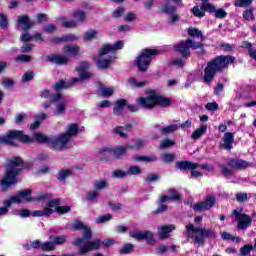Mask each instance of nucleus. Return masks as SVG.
I'll list each match as a JSON object with an SVG mask.
<instances>
[{
    "label": "nucleus",
    "instance_id": "f257e3e1",
    "mask_svg": "<svg viewBox=\"0 0 256 256\" xmlns=\"http://www.w3.org/2000/svg\"><path fill=\"white\" fill-rule=\"evenodd\" d=\"M73 229H78L83 231V238H77L73 241V245L80 247L81 255H85V253H89V251H93L95 249H99V247H111V245H115L114 239H107L104 241L96 240L93 242H87V239H91V228L85 226L82 222L75 221L72 224Z\"/></svg>",
    "mask_w": 256,
    "mask_h": 256
},
{
    "label": "nucleus",
    "instance_id": "f03ea898",
    "mask_svg": "<svg viewBox=\"0 0 256 256\" xmlns=\"http://www.w3.org/2000/svg\"><path fill=\"white\" fill-rule=\"evenodd\" d=\"M235 63V56L231 55H218L207 62L204 69V83L211 85L217 73H223L229 69V65Z\"/></svg>",
    "mask_w": 256,
    "mask_h": 256
},
{
    "label": "nucleus",
    "instance_id": "7ed1b4c3",
    "mask_svg": "<svg viewBox=\"0 0 256 256\" xmlns=\"http://www.w3.org/2000/svg\"><path fill=\"white\" fill-rule=\"evenodd\" d=\"M123 47H125V42H123V40L117 41L114 45L104 44L100 49L96 60L97 67H99V69H109L111 63L115 61V53Z\"/></svg>",
    "mask_w": 256,
    "mask_h": 256
},
{
    "label": "nucleus",
    "instance_id": "20e7f679",
    "mask_svg": "<svg viewBox=\"0 0 256 256\" xmlns=\"http://www.w3.org/2000/svg\"><path fill=\"white\" fill-rule=\"evenodd\" d=\"M21 165H23V160L19 157L12 158L8 161L4 178L0 182L2 191H7L11 185L17 183V175L21 173V168H19Z\"/></svg>",
    "mask_w": 256,
    "mask_h": 256
},
{
    "label": "nucleus",
    "instance_id": "39448f33",
    "mask_svg": "<svg viewBox=\"0 0 256 256\" xmlns=\"http://www.w3.org/2000/svg\"><path fill=\"white\" fill-rule=\"evenodd\" d=\"M137 103L143 109H153L156 105L169 107L171 105V99L159 95L155 90L147 89L146 97L138 98Z\"/></svg>",
    "mask_w": 256,
    "mask_h": 256
},
{
    "label": "nucleus",
    "instance_id": "423d86ee",
    "mask_svg": "<svg viewBox=\"0 0 256 256\" xmlns=\"http://www.w3.org/2000/svg\"><path fill=\"white\" fill-rule=\"evenodd\" d=\"M62 53L65 54H52L48 55L47 59L50 63H56V65H67L69 63V57H77L81 55V47L77 44H65L62 48Z\"/></svg>",
    "mask_w": 256,
    "mask_h": 256
},
{
    "label": "nucleus",
    "instance_id": "0eeeda50",
    "mask_svg": "<svg viewBox=\"0 0 256 256\" xmlns=\"http://www.w3.org/2000/svg\"><path fill=\"white\" fill-rule=\"evenodd\" d=\"M76 71L79 73V78H73L70 84L61 80L55 85V90L61 91V89H67V87H71L74 83L87 81V79H91V77H93V73L89 72V63L87 62H80L76 66Z\"/></svg>",
    "mask_w": 256,
    "mask_h": 256
},
{
    "label": "nucleus",
    "instance_id": "6e6552de",
    "mask_svg": "<svg viewBox=\"0 0 256 256\" xmlns=\"http://www.w3.org/2000/svg\"><path fill=\"white\" fill-rule=\"evenodd\" d=\"M61 203V200L59 199H53L49 200L47 203V206L42 211H34L32 213V217H43L46 215V217H49V215H52V213H58V215H65V213H69L71 211V207L69 206H59Z\"/></svg>",
    "mask_w": 256,
    "mask_h": 256
},
{
    "label": "nucleus",
    "instance_id": "1a4fd4ad",
    "mask_svg": "<svg viewBox=\"0 0 256 256\" xmlns=\"http://www.w3.org/2000/svg\"><path fill=\"white\" fill-rule=\"evenodd\" d=\"M16 141H20L21 143H33V138L19 130H10L6 135L0 137V145L1 143H5L6 145L15 146Z\"/></svg>",
    "mask_w": 256,
    "mask_h": 256
},
{
    "label": "nucleus",
    "instance_id": "9d476101",
    "mask_svg": "<svg viewBox=\"0 0 256 256\" xmlns=\"http://www.w3.org/2000/svg\"><path fill=\"white\" fill-rule=\"evenodd\" d=\"M193 237L195 245L205 246V239H217V233L213 229L193 226Z\"/></svg>",
    "mask_w": 256,
    "mask_h": 256
},
{
    "label": "nucleus",
    "instance_id": "9b49d317",
    "mask_svg": "<svg viewBox=\"0 0 256 256\" xmlns=\"http://www.w3.org/2000/svg\"><path fill=\"white\" fill-rule=\"evenodd\" d=\"M159 51L155 49H144L136 58V65L140 71H147L149 69V65H151V60L153 59V55H157Z\"/></svg>",
    "mask_w": 256,
    "mask_h": 256
},
{
    "label": "nucleus",
    "instance_id": "f8f14e48",
    "mask_svg": "<svg viewBox=\"0 0 256 256\" xmlns=\"http://www.w3.org/2000/svg\"><path fill=\"white\" fill-rule=\"evenodd\" d=\"M129 237L135 241H146L148 245H155V234L149 230H130Z\"/></svg>",
    "mask_w": 256,
    "mask_h": 256
},
{
    "label": "nucleus",
    "instance_id": "ddd939ff",
    "mask_svg": "<svg viewBox=\"0 0 256 256\" xmlns=\"http://www.w3.org/2000/svg\"><path fill=\"white\" fill-rule=\"evenodd\" d=\"M193 39H198L199 42L193 41V50L199 49V51L194 52L198 57H203L205 55V36H203V31L198 28H193Z\"/></svg>",
    "mask_w": 256,
    "mask_h": 256
},
{
    "label": "nucleus",
    "instance_id": "4468645a",
    "mask_svg": "<svg viewBox=\"0 0 256 256\" xmlns=\"http://www.w3.org/2000/svg\"><path fill=\"white\" fill-rule=\"evenodd\" d=\"M52 101L55 103L53 113L56 117H61L67 113V100L60 93L54 95Z\"/></svg>",
    "mask_w": 256,
    "mask_h": 256
},
{
    "label": "nucleus",
    "instance_id": "2eb2a0df",
    "mask_svg": "<svg viewBox=\"0 0 256 256\" xmlns=\"http://www.w3.org/2000/svg\"><path fill=\"white\" fill-rule=\"evenodd\" d=\"M232 215L235 217L236 221H238L237 229H239L240 231H245L247 227H251L253 219L248 214L233 210Z\"/></svg>",
    "mask_w": 256,
    "mask_h": 256
},
{
    "label": "nucleus",
    "instance_id": "dca6fc26",
    "mask_svg": "<svg viewBox=\"0 0 256 256\" xmlns=\"http://www.w3.org/2000/svg\"><path fill=\"white\" fill-rule=\"evenodd\" d=\"M67 145H69V140L63 133L58 136H50V149L61 151L63 149H67Z\"/></svg>",
    "mask_w": 256,
    "mask_h": 256
},
{
    "label": "nucleus",
    "instance_id": "f3484780",
    "mask_svg": "<svg viewBox=\"0 0 256 256\" xmlns=\"http://www.w3.org/2000/svg\"><path fill=\"white\" fill-rule=\"evenodd\" d=\"M192 47H193V40L191 38L182 40L180 43L174 44V50L177 53L182 54V57H184L185 59H189V57H191Z\"/></svg>",
    "mask_w": 256,
    "mask_h": 256
},
{
    "label": "nucleus",
    "instance_id": "a211bd4d",
    "mask_svg": "<svg viewBox=\"0 0 256 256\" xmlns=\"http://www.w3.org/2000/svg\"><path fill=\"white\" fill-rule=\"evenodd\" d=\"M216 203L215 196H207L204 201L194 204L193 209L198 213H203V211H209Z\"/></svg>",
    "mask_w": 256,
    "mask_h": 256
},
{
    "label": "nucleus",
    "instance_id": "6ab92c4d",
    "mask_svg": "<svg viewBox=\"0 0 256 256\" xmlns=\"http://www.w3.org/2000/svg\"><path fill=\"white\" fill-rule=\"evenodd\" d=\"M182 1L183 0H164L160 6L161 13H165V15L175 13V11H177V7L175 5H181Z\"/></svg>",
    "mask_w": 256,
    "mask_h": 256
},
{
    "label": "nucleus",
    "instance_id": "aec40b11",
    "mask_svg": "<svg viewBox=\"0 0 256 256\" xmlns=\"http://www.w3.org/2000/svg\"><path fill=\"white\" fill-rule=\"evenodd\" d=\"M32 25H33V22H31V20L29 19V16L27 15L18 16L17 23H16V29L18 31H29Z\"/></svg>",
    "mask_w": 256,
    "mask_h": 256
},
{
    "label": "nucleus",
    "instance_id": "412c9836",
    "mask_svg": "<svg viewBox=\"0 0 256 256\" xmlns=\"http://www.w3.org/2000/svg\"><path fill=\"white\" fill-rule=\"evenodd\" d=\"M227 165L228 167H231V169H235L236 171H244V169H247L249 167V162L243 159L231 158L228 160Z\"/></svg>",
    "mask_w": 256,
    "mask_h": 256
},
{
    "label": "nucleus",
    "instance_id": "4be33fe9",
    "mask_svg": "<svg viewBox=\"0 0 256 256\" xmlns=\"http://www.w3.org/2000/svg\"><path fill=\"white\" fill-rule=\"evenodd\" d=\"M175 229L176 227L173 224L160 226L158 227V237L160 239H169V234L175 231Z\"/></svg>",
    "mask_w": 256,
    "mask_h": 256
},
{
    "label": "nucleus",
    "instance_id": "5701e85b",
    "mask_svg": "<svg viewBox=\"0 0 256 256\" xmlns=\"http://www.w3.org/2000/svg\"><path fill=\"white\" fill-rule=\"evenodd\" d=\"M16 199V203H31L33 201V198H31V190H24L19 192L16 196H14Z\"/></svg>",
    "mask_w": 256,
    "mask_h": 256
},
{
    "label": "nucleus",
    "instance_id": "b1692460",
    "mask_svg": "<svg viewBox=\"0 0 256 256\" xmlns=\"http://www.w3.org/2000/svg\"><path fill=\"white\" fill-rule=\"evenodd\" d=\"M233 143H235V135L233 132H226L224 134V149L231 151L233 149Z\"/></svg>",
    "mask_w": 256,
    "mask_h": 256
},
{
    "label": "nucleus",
    "instance_id": "393cba45",
    "mask_svg": "<svg viewBox=\"0 0 256 256\" xmlns=\"http://www.w3.org/2000/svg\"><path fill=\"white\" fill-rule=\"evenodd\" d=\"M77 133H79V125L70 123L66 128V132H64L63 134L67 137L69 141H71V138L75 137Z\"/></svg>",
    "mask_w": 256,
    "mask_h": 256
},
{
    "label": "nucleus",
    "instance_id": "a878e982",
    "mask_svg": "<svg viewBox=\"0 0 256 256\" xmlns=\"http://www.w3.org/2000/svg\"><path fill=\"white\" fill-rule=\"evenodd\" d=\"M53 43H61V42H73V41H79V36L73 35V34H66L61 37H56L53 40Z\"/></svg>",
    "mask_w": 256,
    "mask_h": 256
},
{
    "label": "nucleus",
    "instance_id": "bb28decb",
    "mask_svg": "<svg viewBox=\"0 0 256 256\" xmlns=\"http://www.w3.org/2000/svg\"><path fill=\"white\" fill-rule=\"evenodd\" d=\"M169 196H161L160 201L161 203H167V201H171V199H174L175 201H180L181 194L175 190H169L168 191Z\"/></svg>",
    "mask_w": 256,
    "mask_h": 256
},
{
    "label": "nucleus",
    "instance_id": "cd10ccee",
    "mask_svg": "<svg viewBox=\"0 0 256 256\" xmlns=\"http://www.w3.org/2000/svg\"><path fill=\"white\" fill-rule=\"evenodd\" d=\"M73 17L77 25H81V23H85V21L87 20V13L82 10H75L73 12Z\"/></svg>",
    "mask_w": 256,
    "mask_h": 256
},
{
    "label": "nucleus",
    "instance_id": "c85d7f7f",
    "mask_svg": "<svg viewBox=\"0 0 256 256\" xmlns=\"http://www.w3.org/2000/svg\"><path fill=\"white\" fill-rule=\"evenodd\" d=\"M127 109V100L121 99L115 103L114 114L121 115Z\"/></svg>",
    "mask_w": 256,
    "mask_h": 256
},
{
    "label": "nucleus",
    "instance_id": "c756f323",
    "mask_svg": "<svg viewBox=\"0 0 256 256\" xmlns=\"http://www.w3.org/2000/svg\"><path fill=\"white\" fill-rule=\"evenodd\" d=\"M205 133H207V124H201L200 127L193 132L194 141L201 139Z\"/></svg>",
    "mask_w": 256,
    "mask_h": 256
},
{
    "label": "nucleus",
    "instance_id": "7c9ffc66",
    "mask_svg": "<svg viewBox=\"0 0 256 256\" xmlns=\"http://www.w3.org/2000/svg\"><path fill=\"white\" fill-rule=\"evenodd\" d=\"M98 37H99V31L90 29L84 33L83 41L87 43L89 41H93V39H97Z\"/></svg>",
    "mask_w": 256,
    "mask_h": 256
},
{
    "label": "nucleus",
    "instance_id": "2f4dec72",
    "mask_svg": "<svg viewBox=\"0 0 256 256\" xmlns=\"http://www.w3.org/2000/svg\"><path fill=\"white\" fill-rule=\"evenodd\" d=\"M176 168L180 171H189L191 170V175H193V163L189 161L176 162Z\"/></svg>",
    "mask_w": 256,
    "mask_h": 256
},
{
    "label": "nucleus",
    "instance_id": "473e14b6",
    "mask_svg": "<svg viewBox=\"0 0 256 256\" xmlns=\"http://www.w3.org/2000/svg\"><path fill=\"white\" fill-rule=\"evenodd\" d=\"M132 126L131 124L126 125V127L118 126L114 129V133L116 135H119V137L125 138L127 137L128 131H131Z\"/></svg>",
    "mask_w": 256,
    "mask_h": 256
},
{
    "label": "nucleus",
    "instance_id": "72a5a7b5",
    "mask_svg": "<svg viewBox=\"0 0 256 256\" xmlns=\"http://www.w3.org/2000/svg\"><path fill=\"white\" fill-rule=\"evenodd\" d=\"M130 149L126 146H117L115 148H112V155L114 157H124V155L127 153V150Z\"/></svg>",
    "mask_w": 256,
    "mask_h": 256
},
{
    "label": "nucleus",
    "instance_id": "f704fd0d",
    "mask_svg": "<svg viewBox=\"0 0 256 256\" xmlns=\"http://www.w3.org/2000/svg\"><path fill=\"white\" fill-rule=\"evenodd\" d=\"M34 139L38 143H46V145H48V147L51 143V136H47V135L41 134V133L34 134Z\"/></svg>",
    "mask_w": 256,
    "mask_h": 256
},
{
    "label": "nucleus",
    "instance_id": "c9c22d12",
    "mask_svg": "<svg viewBox=\"0 0 256 256\" xmlns=\"http://www.w3.org/2000/svg\"><path fill=\"white\" fill-rule=\"evenodd\" d=\"M133 161H137L138 163H152L155 161V156H140L135 155L132 157Z\"/></svg>",
    "mask_w": 256,
    "mask_h": 256
},
{
    "label": "nucleus",
    "instance_id": "e433bc0d",
    "mask_svg": "<svg viewBox=\"0 0 256 256\" xmlns=\"http://www.w3.org/2000/svg\"><path fill=\"white\" fill-rule=\"evenodd\" d=\"M73 175V172L69 169H62L57 174L58 181H65V179H69Z\"/></svg>",
    "mask_w": 256,
    "mask_h": 256
},
{
    "label": "nucleus",
    "instance_id": "4c0bfd02",
    "mask_svg": "<svg viewBox=\"0 0 256 256\" xmlns=\"http://www.w3.org/2000/svg\"><path fill=\"white\" fill-rule=\"evenodd\" d=\"M181 128L179 124H173L166 127L160 128V133L162 135H169V133H173V131H177V129Z\"/></svg>",
    "mask_w": 256,
    "mask_h": 256
},
{
    "label": "nucleus",
    "instance_id": "58836bf2",
    "mask_svg": "<svg viewBox=\"0 0 256 256\" xmlns=\"http://www.w3.org/2000/svg\"><path fill=\"white\" fill-rule=\"evenodd\" d=\"M113 155V148H102L98 152V157L100 159H108Z\"/></svg>",
    "mask_w": 256,
    "mask_h": 256
},
{
    "label": "nucleus",
    "instance_id": "ea45409f",
    "mask_svg": "<svg viewBox=\"0 0 256 256\" xmlns=\"http://www.w3.org/2000/svg\"><path fill=\"white\" fill-rule=\"evenodd\" d=\"M179 248L177 247V246H175V245H172V246H170V247H168V246H165V245H162V246H160L158 249H157V253H161V254H163V253H177V250H178Z\"/></svg>",
    "mask_w": 256,
    "mask_h": 256
},
{
    "label": "nucleus",
    "instance_id": "a19ab883",
    "mask_svg": "<svg viewBox=\"0 0 256 256\" xmlns=\"http://www.w3.org/2000/svg\"><path fill=\"white\" fill-rule=\"evenodd\" d=\"M255 246H253L252 244H245L244 246H242L240 248V255L241 256H250L251 255V251H254Z\"/></svg>",
    "mask_w": 256,
    "mask_h": 256
},
{
    "label": "nucleus",
    "instance_id": "79ce46f5",
    "mask_svg": "<svg viewBox=\"0 0 256 256\" xmlns=\"http://www.w3.org/2000/svg\"><path fill=\"white\" fill-rule=\"evenodd\" d=\"M50 240L54 243V245H64L67 242V236H50Z\"/></svg>",
    "mask_w": 256,
    "mask_h": 256
},
{
    "label": "nucleus",
    "instance_id": "37998d69",
    "mask_svg": "<svg viewBox=\"0 0 256 256\" xmlns=\"http://www.w3.org/2000/svg\"><path fill=\"white\" fill-rule=\"evenodd\" d=\"M100 93L102 97H111L115 93V88L113 87H101Z\"/></svg>",
    "mask_w": 256,
    "mask_h": 256
},
{
    "label": "nucleus",
    "instance_id": "c03bdc74",
    "mask_svg": "<svg viewBox=\"0 0 256 256\" xmlns=\"http://www.w3.org/2000/svg\"><path fill=\"white\" fill-rule=\"evenodd\" d=\"M97 197H99V191L97 190H92L86 195L87 201H90L91 203L97 202Z\"/></svg>",
    "mask_w": 256,
    "mask_h": 256
},
{
    "label": "nucleus",
    "instance_id": "a18cd8bd",
    "mask_svg": "<svg viewBox=\"0 0 256 256\" xmlns=\"http://www.w3.org/2000/svg\"><path fill=\"white\" fill-rule=\"evenodd\" d=\"M243 17L246 21H255V14L253 8H249L243 12Z\"/></svg>",
    "mask_w": 256,
    "mask_h": 256
},
{
    "label": "nucleus",
    "instance_id": "49530a36",
    "mask_svg": "<svg viewBox=\"0 0 256 256\" xmlns=\"http://www.w3.org/2000/svg\"><path fill=\"white\" fill-rule=\"evenodd\" d=\"M128 83L129 85H131V87H137V88L145 87L147 85L146 81L137 82V79L135 78H130L128 80Z\"/></svg>",
    "mask_w": 256,
    "mask_h": 256
},
{
    "label": "nucleus",
    "instance_id": "de8ad7c7",
    "mask_svg": "<svg viewBox=\"0 0 256 256\" xmlns=\"http://www.w3.org/2000/svg\"><path fill=\"white\" fill-rule=\"evenodd\" d=\"M144 146H145V140L143 139L136 140L134 145H127L129 149H134L136 151H139V149H142Z\"/></svg>",
    "mask_w": 256,
    "mask_h": 256
},
{
    "label": "nucleus",
    "instance_id": "09e8293b",
    "mask_svg": "<svg viewBox=\"0 0 256 256\" xmlns=\"http://www.w3.org/2000/svg\"><path fill=\"white\" fill-rule=\"evenodd\" d=\"M94 189L96 191H103V189H107V181L98 180L94 183Z\"/></svg>",
    "mask_w": 256,
    "mask_h": 256
},
{
    "label": "nucleus",
    "instance_id": "8fccbe9b",
    "mask_svg": "<svg viewBox=\"0 0 256 256\" xmlns=\"http://www.w3.org/2000/svg\"><path fill=\"white\" fill-rule=\"evenodd\" d=\"M13 215H16V217H29L31 215V212L27 209H22V210H13Z\"/></svg>",
    "mask_w": 256,
    "mask_h": 256
},
{
    "label": "nucleus",
    "instance_id": "3c124183",
    "mask_svg": "<svg viewBox=\"0 0 256 256\" xmlns=\"http://www.w3.org/2000/svg\"><path fill=\"white\" fill-rule=\"evenodd\" d=\"M222 239H224V241H236V243L241 241V238L232 236L229 232H223Z\"/></svg>",
    "mask_w": 256,
    "mask_h": 256
},
{
    "label": "nucleus",
    "instance_id": "603ef678",
    "mask_svg": "<svg viewBox=\"0 0 256 256\" xmlns=\"http://www.w3.org/2000/svg\"><path fill=\"white\" fill-rule=\"evenodd\" d=\"M42 251H54L55 250V243L52 241L44 242L41 245Z\"/></svg>",
    "mask_w": 256,
    "mask_h": 256
},
{
    "label": "nucleus",
    "instance_id": "864d4df0",
    "mask_svg": "<svg viewBox=\"0 0 256 256\" xmlns=\"http://www.w3.org/2000/svg\"><path fill=\"white\" fill-rule=\"evenodd\" d=\"M112 219H113V216H111V214H106V215H102V216H99L98 218H96L95 223H97V224L107 223L108 221H111Z\"/></svg>",
    "mask_w": 256,
    "mask_h": 256
},
{
    "label": "nucleus",
    "instance_id": "5fc2aeb1",
    "mask_svg": "<svg viewBox=\"0 0 256 256\" xmlns=\"http://www.w3.org/2000/svg\"><path fill=\"white\" fill-rule=\"evenodd\" d=\"M161 161L164 163H171V161L175 160V154L165 153L160 156Z\"/></svg>",
    "mask_w": 256,
    "mask_h": 256
},
{
    "label": "nucleus",
    "instance_id": "6e6d98bb",
    "mask_svg": "<svg viewBox=\"0 0 256 256\" xmlns=\"http://www.w3.org/2000/svg\"><path fill=\"white\" fill-rule=\"evenodd\" d=\"M31 60H32L31 56L25 55V54L18 55L15 58L16 63H29L31 62Z\"/></svg>",
    "mask_w": 256,
    "mask_h": 256
},
{
    "label": "nucleus",
    "instance_id": "4d7b16f0",
    "mask_svg": "<svg viewBox=\"0 0 256 256\" xmlns=\"http://www.w3.org/2000/svg\"><path fill=\"white\" fill-rule=\"evenodd\" d=\"M127 175H141V167L139 166H130L127 170Z\"/></svg>",
    "mask_w": 256,
    "mask_h": 256
},
{
    "label": "nucleus",
    "instance_id": "13d9d810",
    "mask_svg": "<svg viewBox=\"0 0 256 256\" xmlns=\"http://www.w3.org/2000/svg\"><path fill=\"white\" fill-rule=\"evenodd\" d=\"M127 171L123 170H115L112 172V177L115 179H123L124 177H127Z\"/></svg>",
    "mask_w": 256,
    "mask_h": 256
},
{
    "label": "nucleus",
    "instance_id": "bf43d9fd",
    "mask_svg": "<svg viewBox=\"0 0 256 256\" xmlns=\"http://www.w3.org/2000/svg\"><path fill=\"white\" fill-rule=\"evenodd\" d=\"M35 73L33 71H28L22 76V83H28V81H33Z\"/></svg>",
    "mask_w": 256,
    "mask_h": 256
},
{
    "label": "nucleus",
    "instance_id": "052dcab7",
    "mask_svg": "<svg viewBox=\"0 0 256 256\" xmlns=\"http://www.w3.org/2000/svg\"><path fill=\"white\" fill-rule=\"evenodd\" d=\"M253 0H236L235 7H249Z\"/></svg>",
    "mask_w": 256,
    "mask_h": 256
},
{
    "label": "nucleus",
    "instance_id": "680f3d73",
    "mask_svg": "<svg viewBox=\"0 0 256 256\" xmlns=\"http://www.w3.org/2000/svg\"><path fill=\"white\" fill-rule=\"evenodd\" d=\"M41 245H42V243L40 240H35V241H32L29 244H27L26 249H28V250L29 249H39V247L41 249Z\"/></svg>",
    "mask_w": 256,
    "mask_h": 256
},
{
    "label": "nucleus",
    "instance_id": "e2e57ef3",
    "mask_svg": "<svg viewBox=\"0 0 256 256\" xmlns=\"http://www.w3.org/2000/svg\"><path fill=\"white\" fill-rule=\"evenodd\" d=\"M175 142L173 140L165 139L160 142L161 149H167L168 147H173Z\"/></svg>",
    "mask_w": 256,
    "mask_h": 256
},
{
    "label": "nucleus",
    "instance_id": "0e129e2a",
    "mask_svg": "<svg viewBox=\"0 0 256 256\" xmlns=\"http://www.w3.org/2000/svg\"><path fill=\"white\" fill-rule=\"evenodd\" d=\"M207 111H217L219 109V104L217 102H208L205 105Z\"/></svg>",
    "mask_w": 256,
    "mask_h": 256
},
{
    "label": "nucleus",
    "instance_id": "69168bd1",
    "mask_svg": "<svg viewBox=\"0 0 256 256\" xmlns=\"http://www.w3.org/2000/svg\"><path fill=\"white\" fill-rule=\"evenodd\" d=\"M184 236L188 239H193V224L186 225V231L184 232Z\"/></svg>",
    "mask_w": 256,
    "mask_h": 256
},
{
    "label": "nucleus",
    "instance_id": "338daca9",
    "mask_svg": "<svg viewBox=\"0 0 256 256\" xmlns=\"http://www.w3.org/2000/svg\"><path fill=\"white\" fill-rule=\"evenodd\" d=\"M249 196L247 195V193H237L236 194V200L238 201V203H245V201H248Z\"/></svg>",
    "mask_w": 256,
    "mask_h": 256
},
{
    "label": "nucleus",
    "instance_id": "774afa93",
    "mask_svg": "<svg viewBox=\"0 0 256 256\" xmlns=\"http://www.w3.org/2000/svg\"><path fill=\"white\" fill-rule=\"evenodd\" d=\"M135 245L128 243L125 244L124 247L120 250V253H131V251H133Z\"/></svg>",
    "mask_w": 256,
    "mask_h": 256
}]
</instances>
